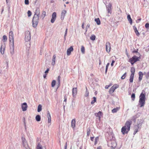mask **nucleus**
<instances>
[{
	"label": "nucleus",
	"mask_w": 149,
	"mask_h": 149,
	"mask_svg": "<svg viewBox=\"0 0 149 149\" xmlns=\"http://www.w3.org/2000/svg\"><path fill=\"white\" fill-rule=\"evenodd\" d=\"M25 40L26 42H25L26 46V49L29 50L30 47L31 45L29 41L31 39V36L30 32L29 31H26L25 33Z\"/></svg>",
	"instance_id": "1"
},
{
	"label": "nucleus",
	"mask_w": 149,
	"mask_h": 149,
	"mask_svg": "<svg viewBox=\"0 0 149 149\" xmlns=\"http://www.w3.org/2000/svg\"><path fill=\"white\" fill-rule=\"evenodd\" d=\"M132 123L131 121H127L125 123V125L123 126L121 129V132L123 134H127L130 131V126Z\"/></svg>",
	"instance_id": "2"
},
{
	"label": "nucleus",
	"mask_w": 149,
	"mask_h": 149,
	"mask_svg": "<svg viewBox=\"0 0 149 149\" xmlns=\"http://www.w3.org/2000/svg\"><path fill=\"white\" fill-rule=\"evenodd\" d=\"M142 125V122L141 120L138 121L134 127V132L133 134L135 135L137 132L141 130Z\"/></svg>",
	"instance_id": "3"
},
{
	"label": "nucleus",
	"mask_w": 149,
	"mask_h": 149,
	"mask_svg": "<svg viewBox=\"0 0 149 149\" xmlns=\"http://www.w3.org/2000/svg\"><path fill=\"white\" fill-rule=\"evenodd\" d=\"M146 98L145 94L142 93L139 97V104L140 105V107H142L144 106L145 104Z\"/></svg>",
	"instance_id": "4"
},
{
	"label": "nucleus",
	"mask_w": 149,
	"mask_h": 149,
	"mask_svg": "<svg viewBox=\"0 0 149 149\" xmlns=\"http://www.w3.org/2000/svg\"><path fill=\"white\" fill-rule=\"evenodd\" d=\"M108 146L112 148H116L117 145L116 142L114 139V138H113L110 139L108 142Z\"/></svg>",
	"instance_id": "5"
},
{
	"label": "nucleus",
	"mask_w": 149,
	"mask_h": 149,
	"mask_svg": "<svg viewBox=\"0 0 149 149\" xmlns=\"http://www.w3.org/2000/svg\"><path fill=\"white\" fill-rule=\"evenodd\" d=\"M40 16L34 15L33 17L32 22L33 26L36 27L37 25Z\"/></svg>",
	"instance_id": "6"
},
{
	"label": "nucleus",
	"mask_w": 149,
	"mask_h": 149,
	"mask_svg": "<svg viewBox=\"0 0 149 149\" xmlns=\"http://www.w3.org/2000/svg\"><path fill=\"white\" fill-rule=\"evenodd\" d=\"M141 57L140 56L138 57L136 56H134L129 59V62H130L132 65H133L135 63L139 61Z\"/></svg>",
	"instance_id": "7"
},
{
	"label": "nucleus",
	"mask_w": 149,
	"mask_h": 149,
	"mask_svg": "<svg viewBox=\"0 0 149 149\" xmlns=\"http://www.w3.org/2000/svg\"><path fill=\"white\" fill-rule=\"evenodd\" d=\"M106 6L108 13V16H110L111 13L112 4L111 3H109L108 5H106Z\"/></svg>",
	"instance_id": "8"
},
{
	"label": "nucleus",
	"mask_w": 149,
	"mask_h": 149,
	"mask_svg": "<svg viewBox=\"0 0 149 149\" xmlns=\"http://www.w3.org/2000/svg\"><path fill=\"white\" fill-rule=\"evenodd\" d=\"M22 140L23 146L25 149H28L30 148L29 146L27 145V141L25 138L24 137H22Z\"/></svg>",
	"instance_id": "9"
},
{
	"label": "nucleus",
	"mask_w": 149,
	"mask_h": 149,
	"mask_svg": "<svg viewBox=\"0 0 149 149\" xmlns=\"http://www.w3.org/2000/svg\"><path fill=\"white\" fill-rule=\"evenodd\" d=\"M118 87V86L117 85H113L110 89L109 92L110 94L112 93Z\"/></svg>",
	"instance_id": "10"
},
{
	"label": "nucleus",
	"mask_w": 149,
	"mask_h": 149,
	"mask_svg": "<svg viewBox=\"0 0 149 149\" xmlns=\"http://www.w3.org/2000/svg\"><path fill=\"white\" fill-rule=\"evenodd\" d=\"M106 51L107 52H110L111 49V44L109 42H107L106 44Z\"/></svg>",
	"instance_id": "11"
},
{
	"label": "nucleus",
	"mask_w": 149,
	"mask_h": 149,
	"mask_svg": "<svg viewBox=\"0 0 149 149\" xmlns=\"http://www.w3.org/2000/svg\"><path fill=\"white\" fill-rule=\"evenodd\" d=\"M14 43L10 44V53L12 55H13L14 53Z\"/></svg>",
	"instance_id": "12"
},
{
	"label": "nucleus",
	"mask_w": 149,
	"mask_h": 149,
	"mask_svg": "<svg viewBox=\"0 0 149 149\" xmlns=\"http://www.w3.org/2000/svg\"><path fill=\"white\" fill-rule=\"evenodd\" d=\"M56 12H54L52 15V18L51 20V22L52 23H53L56 19Z\"/></svg>",
	"instance_id": "13"
},
{
	"label": "nucleus",
	"mask_w": 149,
	"mask_h": 149,
	"mask_svg": "<svg viewBox=\"0 0 149 149\" xmlns=\"http://www.w3.org/2000/svg\"><path fill=\"white\" fill-rule=\"evenodd\" d=\"M27 104L26 103L24 102L22 104V108L23 111H25L27 109Z\"/></svg>",
	"instance_id": "14"
},
{
	"label": "nucleus",
	"mask_w": 149,
	"mask_h": 149,
	"mask_svg": "<svg viewBox=\"0 0 149 149\" xmlns=\"http://www.w3.org/2000/svg\"><path fill=\"white\" fill-rule=\"evenodd\" d=\"M66 12V11L65 10H62L61 15V19L62 20L63 19Z\"/></svg>",
	"instance_id": "15"
},
{
	"label": "nucleus",
	"mask_w": 149,
	"mask_h": 149,
	"mask_svg": "<svg viewBox=\"0 0 149 149\" xmlns=\"http://www.w3.org/2000/svg\"><path fill=\"white\" fill-rule=\"evenodd\" d=\"M73 48L72 46L70 47L67 50V55L68 56L70 55L71 54V52L73 50Z\"/></svg>",
	"instance_id": "16"
},
{
	"label": "nucleus",
	"mask_w": 149,
	"mask_h": 149,
	"mask_svg": "<svg viewBox=\"0 0 149 149\" xmlns=\"http://www.w3.org/2000/svg\"><path fill=\"white\" fill-rule=\"evenodd\" d=\"M77 93V88H74L72 89V94L73 97H74Z\"/></svg>",
	"instance_id": "17"
},
{
	"label": "nucleus",
	"mask_w": 149,
	"mask_h": 149,
	"mask_svg": "<svg viewBox=\"0 0 149 149\" xmlns=\"http://www.w3.org/2000/svg\"><path fill=\"white\" fill-rule=\"evenodd\" d=\"M34 15L40 16V9L38 8H36Z\"/></svg>",
	"instance_id": "18"
},
{
	"label": "nucleus",
	"mask_w": 149,
	"mask_h": 149,
	"mask_svg": "<svg viewBox=\"0 0 149 149\" xmlns=\"http://www.w3.org/2000/svg\"><path fill=\"white\" fill-rule=\"evenodd\" d=\"M5 50V45H1L0 48V52L2 54L4 53V51Z\"/></svg>",
	"instance_id": "19"
},
{
	"label": "nucleus",
	"mask_w": 149,
	"mask_h": 149,
	"mask_svg": "<svg viewBox=\"0 0 149 149\" xmlns=\"http://www.w3.org/2000/svg\"><path fill=\"white\" fill-rule=\"evenodd\" d=\"M47 117L48 119V123H50L51 121V117L50 113L49 111H47Z\"/></svg>",
	"instance_id": "20"
},
{
	"label": "nucleus",
	"mask_w": 149,
	"mask_h": 149,
	"mask_svg": "<svg viewBox=\"0 0 149 149\" xmlns=\"http://www.w3.org/2000/svg\"><path fill=\"white\" fill-rule=\"evenodd\" d=\"M95 115L96 116L98 117L99 119H100L102 116V113L100 111L98 113H95Z\"/></svg>",
	"instance_id": "21"
},
{
	"label": "nucleus",
	"mask_w": 149,
	"mask_h": 149,
	"mask_svg": "<svg viewBox=\"0 0 149 149\" xmlns=\"http://www.w3.org/2000/svg\"><path fill=\"white\" fill-rule=\"evenodd\" d=\"M76 123L75 119H73L71 121V127L73 128H74L75 127V124Z\"/></svg>",
	"instance_id": "22"
},
{
	"label": "nucleus",
	"mask_w": 149,
	"mask_h": 149,
	"mask_svg": "<svg viewBox=\"0 0 149 149\" xmlns=\"http://www.w3.org/2000/svg\"><path fill=\"white\" fill-rule=\"evenodd\" d=\"M56 57V56L55 54L53 56L52 58V65H54L55 64Z\"/></svg>",
	"instance_id": "23"
},
{
	"label": "nucleus",
	"mask_w": 149,
	"mask_h": 149,
	"mask_svg": "<svg viewBox=\"0 0 149 149\" xmlns=\"http://www.w3.org/2000/svg\"><path fill=\"white\" fill-rule=\"evenodd\" d=\"M10 44L14 43L13 36H9Z\"/></svg>",
	"instance_id": "24"
},
{
	"label": "nucleus",
	"mask_w": 149,
	"mask_h": 149,
	"mask_svg": "<svg viewBox=\"0 0 149 149\" xmlns=\"http://www.w3.org/2000/svg\"><path fill=\"white\" fill-rule=\"evenodd\" d=\"M139 81H141L142 78L143 76V73L141 72H139Z\"/></svg>",
	"instance_id": "25"
},
{
	"label": "nucleus",
	"mask_w": 149,
	"mask_h": 149,
	"mask_svg": "<svg viewBox=\"0 0 149 149\" xmlns=\"http://www.w3.org/2000/svg\"><path fill=\"white\" fill-rule=\"evenodd\" d=\"M133 29L136 35L137 36H139L140 34L136 27L134 26H133Z\"/></svg>",
	"instance_id": "26"
},
{
	"label": "nucleus",
	"mask_w": 149,
	"mask_h": 149,
	"mask_svg": "<svg viewBox=\"0 0 149 149\" xmlns=\"http://www.w3.org/2000/svg\"><path fill=\"white\" fill-rule=\"evenodd\" d=\"M127 18L128 21L129 22L130 24H132V20L131 17V16L130 15H128L127 16Z\"/></svg>",
	"instance_id": "27"
},
{
	"label": "nucleus",
	"mask_w": 149,
	"mask_h": 149,
	"mask_svg": "<svg viewBox=\"0 0 149 149\" xmlns=\"http://www.w3.org/2000/svg\"><path fill=\"white\" fill-rule=\"evenodd\" d=\"M119 108L118 107H116L113 109L112 110V112L113 113H116L119 110Z\"/></svg>",
	"instance_id": "28"
},
{
	"label": "nucleus",
	"mask_w": 149,
	"mask_h": 149,
	"mask_svg": "<svg viewBox=\"0 0 149 149\" xmlns=\"http://www.w3.org/2000/svg\"><path fill=\"white\" fill-rule=\"evenodd\" d=\"M42 109V106L41 104H39L38 107L37 111L38 112H40Z\"/></svg>",
	"instance_id": "29"
},
{
	"label": "nucleus",
	"mask_w": 149,
	"mask_h": 149,
	"mask_svg": "<svg viewBox=\"0 0 149 149\" xmlns=\"http://www.w3.org/2000/svg\"><path fill=\"white\" fill-rule=\"evenodd\" d=\"M95 21L96 22L97 25H100V21L99 18L95 19Z\"/></svg>",
	"instance_id": "30"
},
{
	"label": "nucleus",
	"mask_w": 149,
	"mask_h": 149,
	"mask_svg": "<svg viewBox=\"0 0 149 149\" xmlns=\"http://www.w3.org/2000/svg\"><path fill=\"white\" fill-rule=\"evenodd\" d=\"M134 76V75L131 74L130 76V82L132 83L133 82Z\"/></svg>",
	"instance_id": "31"
},
{
	"label": "nucleus",
	"mask_w": 149,
	"mask_h": 149,
	"mask_svg": "<svg viewBox=\"0 0 149 149\" xmlns=\"http://www.w3.org/2000/svg\"><path fill=\"white\" fill-rule=\"evenodd\" d=\"M40 116L39 115H37L36 117V119L37 121H40Z\"/></svg>",
	"instance_id": "32"
},
{
	"label": "nucleus",
	"mask_w": 149,
	"mask_h": 149,
	"mask_svg": "<svg viewBox=\"0 0 149 149\" xmlns=\"http://www.w3.org/2000/svg\"><path fill=\"white\" fill-rule=\"evenodd\" d=\"M131 75H134L135 72V69L134 68H132L131 69Z\"/></svg>",
	"instance_id": "33"
},
{
	"label": "nucleus",
	"mask_w": 149,
	"mask_h": 149,
	"mask_svg": "<svg viewBox=\"0 0 149 149\" xmlns=\"http://www.w3.org/2000/svg\"><path fill=\"white\" fill-rule=\"evenodd\" d=\"M91 129L90 127L87 128V136H89L91 133Z\"/></svg>",
	"instance_id": "34"
},
{
	"label": "nucleus",
	"mask_w": 149,
	"mask_h": 149,
	"mask_svg": "<svg viewBox=\"0 0 149 149\" xmlns=\"http://www.w3.org/2000/svg\"><path fill=\"white\" fill-rule=\"evenodd\" d=\"M93 100H92L91 102V103L92 104H94L96 101L97 100L96 97H93Z\"/></svg>",
	"instance_id": "35"
},
{
	"label": "nucleus",
	"mask_w": 149,
	"mask_h": 149,
	"mask_svg": "<svg viewBox=\"0 0 149 149\" xmlns=\"http://www.w3.org/2000/svg\"><path fill=\"white\" fill-rule=\"evenodd\" d=\"M7 37L5 35H4L3 37V41L5 42L7 41Z\"/></svg>",
	"instance_id": "36"
},
{
	"label": "nucleus",
	"mask_w": 149,
	"mask_h": 149,
	"mask_svg": "<svg viewBox=\"0 0 149 149\" xmlns=\"http://www.w3.org/2000/svg\"><path fill=\"white\" fill-rule=\"evenodd\" d=\"M89 95V92L87 90V88L86 87V91L85 93V97H87Z\"/></svg>",
	"instance_id": "37"
},
{
	"label": "nucleus",
	"mask_w": 149,
	"mask_h": 149,
	"mask_svg": "<svg viewBox=\"0 0 149 149\" xmlns=\"http://www.w3.org/2000/svg\"><path fill=\"white\" fill-rule=\"evenodd\" d=\"M95 37H96L95 35H92L91 36L90 39L92 40H95Z\"/></svg>",
	"instance_id": "38"
},
{
	"label": "nucleus",
	"mask_w": 149,
	"mask_h": 149,
	"mask_svg": "<svg viewBox=\"0 0 149 149\" xmlns=\"http://www.w3.org/2000/svg\"><path fill=\"white\" fill-rule=\"evenodd\" d=\"M81 51L83 54L85 53V48L83 46H82L81 48Z\"/></svg>",
	"instance_id": "39"
},
{
	"label": "nucleus",
	"mask_w": 149,
	"mask_h": 149,
	"mask_svg": "<svg viewBox=\"0 0 149 149\" xmlns=\"http://www.w3.org/2000/svg\"><path fill=\"white\" fill-rule=\"evenodd\" d=\"M46 15V12L45 11H43L42 12V14L41 15V17L43 19L45 17Z\"/></svg>",
	"instance_id": "40"
},
{
	"label": "nucleus",
	"mask_w": 149,
	"mask_h": 149,
	"mask_svg": "<svg viewBox=\"0 0 149 149\" xmlns=\"http://www.w3.org/2000/svg\"><path fill=\"white\" fill-rule=\"evenodd\" d=\"M56 81L55 80H53L52 83V86L54 87L55 85Z\"/></svg>",
	"instance_id": "41"
},
{
	"label": "nucleus",
	"mask_w": 149,
	"mask_h": 149,
	"mask_svg": "<svg viewBox=\"0 0 149 149\" xmlns=\"http://www.w3.org/2000/svg\"><path fill=\"white\" fill-rule=\"evenodd\" d=\"M131 98H132V100L133 101L134 100L135 96V94L134 93H132V94L131 96Z\"/></svg>",
	"instance_id": "42"
},
{
	"label": "nucleus",
	"mask_w": 149,
	"mask_h": 149,
	"mask_svg": "<svg viewBox=\"0 0 149 149\" xmlns=\"http://www.w3.org/2000/svg\"><path fill=\"white\" fill-rule=\"evenodd\" d=\"M126 73L125 72L121 77V79H124L126 77Z\"/></svg>",
	"instance_id": "43"
},
{
	"label": "nucleus",
	"mask_w": 149,
	"mask_h": 149,
	"mask_svg": "<svg viewBox=\"0 0 149 149\" xmlns=\"http://www.w3.org/2000/svg\"><path fill=\"white\" fill-rule=\"evenodd\" d=\"M109 63H108L106 66L105 73H106L108 70V67L109 65Z\"/></svg>",
	"instance_id": "44"
},
{
	"label": "nucleus",
	"mask_w": 149,
	"mask_h": 149,
	"mask_svg": "<svg viewBox=\"0 0 149 149\" xmlns=\"http://www.w3.org/2000/svg\"><path fill=\"white\" fill-rule=\"evenodd\" d=\"M28 15L29 17H30L31 15V12L30 10H28L27 12Z\"/></svg>",
	"instance_id": "45"
},
{
	"label": "nucleus",
	"mask_w": 149,
	"mask_h": 149,
	"mask_svg": "<svg viewBox=\"0 0 149 149\" xmlns=\"http://www.w3.org/2000/svg\"><path fill=\"white\" fill-rule=\"evenodd\" d=\"M60 79H61V77L60 76H59L58 77V78L57 79V81L58 83H59H59H60Z\"/></svg>",
	"instance_id": "46"
},
{
	"label": "nucleus",
	"mask_w": 149,
	"mask_h": 149,
	"mask_svg": "<svg viewBox=\"0 0 149 149\" xmlns=\"http://www.w3.org/2000/svg\"><path fill=\"white\" fill-rule=\"evenodd\" d=\"M145 27L147 29H148L149 28V23H146L145 25Z\"/></svg>",
	"instance_id": "47"
},
{
	"label": "nucleus",
	"mask_w": 149,
	"mask_h": 149,
	"mask_svg": "<svg viewBox=\"0 0 149 149\" xmlns=\"http://www.w3.org/2000/svg\"><path fill=\"white\" fill-rule=\"evenodd\" d=\"M9 36H13V32L12 31H11L9 32Z\"/></svg>",
	"instance_id": "48"
},
{
	"label": "nucleus",
	"mask_w": 149,
	"mask_h": 149,
	"mask_svg": "<svg viewBox=\"0 0 149 149\" xmlns=\"http://www.w3.org/2000/svg\"><path fill=\"white\" fill-rule=\"evenodd\" d=\"M64 98V102H66L67 99V96L66 95V94L65 95Z\"/></svg>",
	"instance_id": "49"
},
{
	"label": "nucleus",
	"mask_w": 149,
	"mask_h": 149,
	"mask_svg": "<svg viewBox=\"0 0 149 149\" xmlns=\"http://www.w3.org/2000/svg\"><path fill=\"white\" fill-rule=\"evenodd\" d=\"M25 4L26 5H28L29 4V0H25Z\"/></svg>",
	"instance_id": "50"
},
{
	"label": "nucleus",
	"mask_w": 149,
	"mask_h": 149,
	"mask_svg": "<svg viewBox=\"0 0 149 149\" xmlns=\"http://www.w3.org/2000/svg\"><path fill=\"white\" fill-rule=\"evenodd\" d=\"M90 27V24H88L86 27V32L87 31V29L89 28Z\"/></svg>",
	"instance_id": "51"
},
{
	"label": "nucleus",
	"mask_w": 149,
	"mask_h": 149,
	"mask_svg": "<svg viewBox=\"0 0 149 149\" xmlns=\"http://www.w3.org/2000/svg\"><path fill=\"white\" fill-rule=\"evenodd\" d=\"M67 32H68V29H66V30L65 31V33L64 34L65 37H66V36H67Z\"/></svg>",
	"instance_id": "52"
},
{
	"label": "nucleus",
	"mask_w": 149,
	"mask_h": 149,
	"mask_svg": "<svg viewBox=\"0 0 149 149\" xmlns=\"http://www.w3.org/2000/svg\"><path fill=\"white\" fill-rule=\"evenodd\" d=\"M49 70V68H47V70L45 72V73L46 74H47V73H48Z\"/></svg>",
	"instance_id": "53"
},
{
	"label": "nucleus",
	"mask_w": 149,
	"mask_h": 149,
	"mask_svg": "<svg viewBox=\"0 0 149 149\" xmlns=\"http://www.w3.org/2000/svg\"><path fill=\"white\" fill-rule=\"evenodd\" d=\"M141 20V18H139V19H137L136 20V22L137 23H139L140 21Z\"/></svg>",
	"instance_id": "54"
},
{
	"label": "nucleus",
	"mask_w": 149,
	"mask_h": 149,
	"mask_svg": "<svg viewBox=\"0 0 149 149\" xmlns=\"http://www.w3.org/2000/svg\"><path fill=\"white\" fill-rule=\"evenodd\" d=\"M138 49H137L136 50L135 49L134 50H133L132 51V52L133 53H138Z\"/></svg>",
	"instance_id": "55"
},
{
	"label": "nucleus",
	"mask_w": 149,
	"mask_h": 149,
	"mask_svg": "<svg viewBox=\"0 0 149 149\" xmlns=\"http://www.w3.org/2000/svg\"><path fill=\"white\" fill-rule=\"evenodd\" d=\"M67 143H65V147H64L65 149H67Z\"/></svg>",
	"instance_id": "56"
},
{
	"label": "nucleus",
	"mask_w": 149,
	"mask_h": 149,
	"mask_svg": "<svg viewBox=\"0 0 149 149\" xmlns=\"http://www.w3.org/2000/svg\"><path fill=\"white\" fill-rule=\"evenodd\" d=\"M115 62V61L114 60H113L112 61V63H111V66H113V63Z\"/></svg>",
	"instance_id": "57"
},
{
	"label": "nucleus",
	"mask_w": 149,
	"mask_h": 149,
	"mask_svg": "<svg viewBox=\"0 0 149 149\" xmlns=\"http://www.w3.org/2000/svg\"><path fill=\"white\" fill-rule=\"evenodd\" d=\"M98 139V137H97L95 138V142H97V140Z\"/></svg>",
	"instance_id": "58"
},
{
	"label": "nucleus",
	"mask_w": 149,
	"mask_h": 149,
	"mask_svg": "<svg viewBox=\"0 0 149 149\" xmlns=\"http://www.w3.org/2000/svg\"><path fill=\"white\" fill-rule=\"evenodd\" d=\"M94 138V137H91V140L92 141H93V139Z\"/></svg>",
	"instance_id": "59"
},
{
	"label": "nucleus",
	"mask_w": 149,
	"mask_h": 149,
	"mask_svg": "<svg viewBox=\"0 0 149 149\" xmlns=\"http://www.w3.org/2000/svg\"><path fill=\"white\" fill-rule=\"evenodd\" d=\"M109 86L108 85H106L105 87V88L106 89H108V88L109 87Z\"/></svg>",
	"instance_id": "60"
},
{
	"label": "nucleus",
	"mask_w": 149,
	"mask_h": 149,
	"mask_svg": "<svg viewBox=\"0 0 149 149\" xmlns=\"http://www.w3.org/2000/svg\"><path fill=\"white\" fill-rule=\"evenodd\" d=\"M84 23H82V25H81L82 28L83 29H84Z\"/></svg>",
	"instance_id": "61"
},
{
	"label": "nucleus",
	"mask_w": 149,
	"mask_h": 149,
	"mask_svg": "<svg viewBox=\"0 0 149 149\" xmlns=\"http://www.w3.org/2000/svg\"><path fill=\"white\" fill-rule=\"evenodd\" d=\"M37 149H42V148L40 146H38L37 148Z\"/></svg>",
	"instance_id": "62"
},
{
	"label": "nucleus",
	"mask_w": 149,
	"mask_h": 149,
	"mask_svg": "<svg viewBox=\"0 0 149 149\" xmlns=\"http://www.w3.org/2000/svg\"><path fill=\"white\" fill-rule=\"evenodd\" d=\"M46 76H47V74H44L43 75V77L44 78H45L46 77Z\"/></svg>",
	"instance_id": "63"
},
{
	"label": "nucleus",
	"mask_w": 149,
	"mask_h": 149,
	"mask_svg": "<svg viewBox=\"0 0 149 149\" xmlns=\"http://www.w3.org/2000/svg\"><path fill=\"white\" fill-rule=\"evenodd\" d=\"M101 63V60L100 59H99V64L100 65Z\"/></svg>",
	"instance_id": "64"
}]
</instances>
